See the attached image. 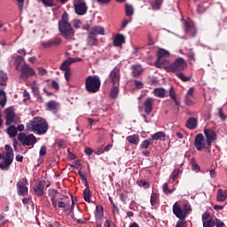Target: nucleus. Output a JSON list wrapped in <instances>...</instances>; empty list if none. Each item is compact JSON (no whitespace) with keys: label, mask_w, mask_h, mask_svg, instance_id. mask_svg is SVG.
Returning <instances> with one entry per match:
<instances>
[{"label":"nucleus","mask_w":227,"mask_h":227,"mask_svg":"<svg viewBox=\"0 0 227 227\" xmlns=\"http://www.w3.org/2000/svg\"><path fill=\"white\" fill-rule=\"evenodd\" d=\"M163 58H169V51L164 50V49H159L158 50V59L159 63H162Z\"/></svg>","instance_id":"nucleus-26"},{"label":"nucleus","mask_w":227,"mask_h":227,"mask_svg":"<svg viewBox=\"0 0 227 227\" xmlns=\"http://www.w3.org/2000/svg\"><path fill=\"white\" fill-rule=\"evenodd\" d=\"M162 191L165 194H171L172 192H174L175 190H169V187L168 186V183H165L162 185Z\"/></svg>","instance_id":"nucleus-43"},{"label":"nucleus","mask_w":227,"mask_h":227,"mask_svg":"<svg viewBox=\"0 0 227 227\" xmlns=\"http://www.w3.org/2000/svg\"><path fill=\"white\" fill-rule=\"evenodd\" d=\"M60 70L64 73L65 75V79L66 81L68 82V81H70V75H71V72H70V67L65 65L64 63H62V65L60 66Z\"/></svg>","instance_id":"nucleus-22"},{"label":"nucleus","mask_w":227,"mask_h":227,"mask_svg":"<svg viewBox=\"0 0 227 227\" xmlns=\"http://www.w3.org/2000/svg\"><path fill=\"white\" fill-rule=\"evenodd\" d=\"M100 77L98 75H90L85 80V88L89 93H97L100 90Z\"/></svg>","instance_id":"nucleus-3"},{"label":"nucleus","mask_w":227,"mask_h":227,"mask_svg":"<svg viewBox=\"0 0 227 227\" xmlns=\"http://www.w3.org/2000/svg\"><path fill=\"white\" fill-rule=\"evenodd\" d=\"M27 130L28 132H37L40 136L45 134L49 130L47 121L42 117H35L33 121L27 123Z\"/></svg>","instance_id":"nucleus-2"},{"label":"nucleus","mask_w":227,"mask_h":227,"mask_svg":"<svg viewBox=\"0 0 227 227\" xmlns=\"http://www.w3.org/2000/svg\"><path fill=\"white\" fill-rule=\"evenodd\" d=\"M4 149L5 156H4V161L0 162V169L3 171H8V169H10V166H12V162H13V149L9 145H6Z\"/></svg>","instance_id":"nucleus-4"},{"label":"nucleus","mask_w":227,"mask_h":227,"mask_svg":"<svg viewBox=\"0 0 227 227\" xmlns=\"http://www.w3.org/2000/svg\"><path fill=\"white\" fill-rule=\"evenodd\" d=\"M126 15L127 17H132L134 15V8L131 5H126Z\"/></svg>","instance_id":"nucleus-42"},{"label":"nucleus","mask_w":227,"mask_h":227,"mask_svg":"<svg viewBox=\"0 0 227 227\" xmlns=\"http://www.w3.org/2000/svg\"><path fill=\"white\" fill-rule=\"evenodd\" d=\"M0 81H3L2 86H6V81H8V76L4 74V72L0 71Z\"/></svg>","instance_id":"nucleus-46"},{"label":"nucleus","mask_w":227,"mask_h":227,"mask_svg":"<svg viewBox=\"0 0 227 227\" xmlns=\"http://www.w3.org/2000/svg\"><path fill=\"white\" fill-rule=\"evenodd\" d=\"M91 196V192H90V189L86 188L83 191V200H90Z\"/></svg>","instance_id":"nucleus-50"},{"label":"nucleus","mask_w":227,"mask_h":227,"mask_svg":"<svg viewBox=\"0 0 227 227\" xmlns=\"http://www.w3.org/2000/svg\"><path fill=\"white\" fill-rule=\"evenodd\" d=\"M187 226H188V223L184 220H178V222H176V227H187Z\"/></svg>","instance_id":"nucleus-52"},{"label":"nucleus","mask_w":227,"mask_h":227,"mask_svg":"<svg viewBox=\"0 0 227 227\" xmlns=\"http://www.w3.org/2000/svg\"><path fill=\"white\" fill-rule=\"evenodd\" d=\"M27 185H29V183L26 177H23L16 184V189L19 196H27L29 192Z\"/></svg>","instance_id":"nucleus-10"},{"label":"nucleus","mask_w":227,"mask_h":227,"mask_svg":"<svg viewBox=\"0 0 227 227\" xmlns=\"http://www.w3.org/2000/svg\"><path fill=\"white\" fill-rule=\"evenodd\" d=\"M187 68V62L183 58H177L174 63L164 67L166 72H182Z\"/></svg>","instance_id":"nucleus-5"},{"label":"nucleus","mask_w":227,"mask_h":227,"mask_svg":"<svg viewBox=\"0 0 227 227\" xmlns=\"http://www.w3.org/2000/svg\"><path fill=\"white\" fill-rule=\"evenodd\" d=\"M73 26H74V27H75L76 29H79V27H81V20H73Z\"/></svg>","instance_id":"nucleus-58"},{"label":"nucleus","mask_w":227,"mask_h":227,"mask_svg":"<svg viewBox=\"0 0 227 227\" xmlns=\"http://www.w3.org/2000/svg\"><path fill=\"white\" fill-rule=\"evenodd\" d=\"M109 80L111 81L113 86L120 85V68L115 67L108 75Z\"/></svg>","instance_id":"nucleus-13"},{"label":"nucleus","mask_w":227,"mask_h":227,"mask_svg":"<svg viewBox=\"0 0 227 227\" xmlns=\"http://www.w3.org/2000/svg\"><path fill=\"white\" fill-rule=\"evenodd\" d=\"M47 154V147L45 145H43L39 151L40 157H43Z\"/></svg>","instance_id":"nucleus-54"},{"label":"nucleus","mask_w":227,"mask_h":227,"mask_svg":"<svg viewBox=\"0 0 227 227\" xmlns=\"http://www.w3.org/2000/svg\"><path fill=\"white\" fill-rule=\"evenodd\" d=\"M103 216V207L102 206H96L95 208V217L96 219H100Z\"/></svg>","instance_id":"nucleus-36"},{"label":"nucleus","mask_w":227,"mask_h":227,"mask_svg":"<svg viewBox=\"0 0 227 227\" xmlns=\"http://www.w3.org/2000/svg\"><path fill=\"white\" fill-rule=\"evenodd\" d=\"M162 59H163L162 62H160V63H159V59H158V60L155 62V67H156L157 68H164L165 67H168V66H166V65H168V64H169V60H168V59H166V57H163Z\"/></svg>","instance_id":"nucleus-30"},{"label":"nucleus","mask_w":227,"mask_h":227,"mask_svg":"<svg viewBox=\"0 0 227 227\" xmlns=\"http://www.w3.org/2000/svg\"><path fill=\"white\" fill-rule=\"evenodd\" d=\"M21 77L23 79H27V77L36 76V72L33 67H30L29 65L24 63L20 69Z\"/></svg>","instance_id":"nucleus-12"},{"label":"nucleus","mask_w":227,"mask_h":227,"mask_svg":"<svg viewBox=\"0 0 227 227\" xmlns=\"http://www.w3.org/2000/svg\"><path fill=\"white\" fill-rule=\"evenodd\" d=\"M17 128L14 125H11L7 129V134L11 137H15L17 136Z\"/></svg>","instance_id":"nucleus-29"},{"label":"nucleus","mask_w":227,"mask_h":227,"mask_svg":"<svg viewBox=\"0 0 227 227\" xmlns=\"http://www.w3.org/2000/svg\"><path fill=\"white\" fill-rule=\"evenodd\" d=\"M179 175H180V168L174 169L171 175L173 182H175V180L178 178Z\"/></svg>","instance_id":"nucleus-45"},{"label":"nucleus","mask_w":227,"mask_h":227,"mask_svg":"<svg viewBox=\"0 0 227 227\" xmlns=\"http://www.w3.org/2000/svg\"><path fill=\"white\" fill-rule=\"evenodd\" d=\"M184 26L187 35H190V36H196V27H194L192 21H185Z\"/></svg>","instance_id":"nucleus-18"},{"label":"nucleus","mask_w":227,"mask_h":227,"mask_svg":"<svg viewBox=\"0 0 227 227\" xmlns=\"http://www.w3.org/2000/svg\"><path fill=\"white\" fill-rule=\"evenodd\" d=\"M41 45H42V47H43V49H51V47H52L51 41L43 42V43H41Z\"/></svg>","instance_id":"nucleus-56"},{"label":"nucleus","mask_w":227,"mask_h":227,"mask_svg":"<svg viewBox=\"0 0 227 227\" xmlns=\"http://www.w3.org/2000/svg\"><path fill=\"white\" fill-rule=\"evenodd\" d=\"M51 43V47H58V45H61V39L60 37H55L51 40H50Z\"/></svg>","instance_id":"nucleus-39"},{"label":"nucleus","mask_w":227,"mask_h":227,"mask_svg":"<svg viewBox=\"0 0 227 227\" xmlns=\"http://www.w3.org/2000/svg\"><path fill=\"white\" fill-rule=\"evenodd\" d=\"M176 76L178 77V79L183 81V82H187L191 81V76H185V74H184V73H176Z\"/></svg>","instance_id":"nucleus-38"},{"label":"nucleus","mask_w":227,"mask_h":227,"mask_svg":"<svg viewBox=\"0 0 227 227\" xmlns=\"http://www.w3.org/2000/svg\"><path fill=\"white\" fill-rule=\"evenodd\" d=\"M192 166L195 171H200V165H198L194 158L192 159Z\"/></svg>","instance_id":"nucleus-55"},{"label":"nucleus","mask_w":227,"mask_h":227,"mask_svg":"<svg viewBox=\"0 0 227 227\" xmlns=\"http://www.w3.org/2000/svg\"><path fill=\"white\" fill-rule=\"evenodd\" d=\"M74 11L77 15H85L88 12V6H86V2L74 3Z\"/></svg>","instance_id":"nucleus-15"},{"label":"nucleus","mask_w":227,"mask_h":227,"mask_svg":"<svg viewBox=\"0 0 227 227\" xmlns=\"http://www.w3.org/2000/svg\"><path fill=\"white\" fill-rule=\"evenodd\" d=\"M41 2L43 4H44V6H54V0H41Z\"/></svg>","instance_id":"nucleus-51"},{"label":"nucleus","mask_w":227,"mask_h":227,"mask_svg":"<svg viewBox=\"0 0 227 227\" xmlns=\"http://www.w3.org/2000/svg\"><path fill=\"white\" fill-rule=\"evenodd\" d=\"M58 195V192L54 189H50L49 190V196H51V198H56V196Z\"/></svg>","instance_id":"nucleus-59"},{"label":"nucleus","mask_w":227,"mask_h":227,"mask_svg":"<svg viewBox=\"0 0 227 227\" xmlns=\"http://www.w3.org/2000/svg\"><path fill=\"white\" fill-rule=\"evenodd\" d=\"M11 59H14V67L16 70H19V67L22 64V61H24V58L22 56H12L11 57Z\"/></svg>","instance_id":"nucleus-27"},{"label":"nucleus","mask_w":227,"mask_h":227,"mask_svg":"<svg viewBox=\"0 0 227 227\" xmlns=\"http://www.w3.org/2000/svg\"><path fill=\"white\" fill-rule=\"evenodd\" d=\"M138 185H139V187H144V189H148V187H150V184H148V182L143 181V180L138 182Z\"/></svg>","instance_id":"nucleus-53"},{"label":"nucleus","mask_w":227,"mask_h":227,"mask_svg":"<svg viewBox=\"0 0 227 227\" xmlns=\"http://www.w3.org/2000/svg\"><path fill=\"white\" fill-rule=\"evenodd\" d=\"M59 31L67 42H72L75 36V30L73 29L72 24L68 22V13L64 12L61 20L59 21Z\"/></svg>","instance_id":"nucleus-1"},{"label":"nucleus","mask_w":227,"mask_h":227,"mask_svg":"<svg viewBox=\"0 0 227 227\" xmlns=\"http://www.w3.org/2000/svg\"><path fill=\"white\" fill-rule=\"evenodd\" d=\"M0 106L1 107L6 106V92L3 90H0Z\"/></svg>","instance_id":"nucleus-32"},{"label":"nucleus","mask_w":227,"mask_h":227,"mask_svg":"<svg viewBox=\"0 0 227 227\" xmlns=\"http://www.w3.org/2000/svg\"><path fill=\"white\" fill-rule=\"evenodd\" d=\"M105 227H115V224L113 222H109V220H106L105 223Z\"/></svg>","instance_id":"nucleus-63"},{"label":"nucleus","mask_w":227,"mask_h":227,"mask_svg":"<svg viewBox=\"0 0 227 227\" xmlns=\"http://www.w3.org/2000/svg\"><path fill=\"white\" fill-rule=\"evenodd\" d=\"M215 222L214 220H207V222H203V227H215Z\"/></svg>","instance_id":"nucleus-47"},{"label":"nucleus","mask_w":227,"mask_h":227,"mask_svg":"<svg viewBox=\"0 0 227 227\" xmlns=\"http://www.w3.org/2000/svg\"><path fill=\"white\" fill-rule=\"evenodd\" d=\"M30 86L35 97L42 101V96H40V85L36 83V81H34L31 82Z\"/></svg>","instance_id":"nucleus-20"},{"label":"nucleus","mask_w":227,"mask_h":227,"mask_svg":"<svg viewBox=\"0 0 227 227\" xmlns=\"http://www.w3.org/2000/svg\"><path fill=\"white\" fill-rule=\"evenodd\" d=\"M5 125L10 126L12 123H19V117L15 115V112L13 110V107H9L5 109Z\"/></svg>","instance_id":"nucleus-11"},{"label":"nucleus","mask_w":227,"mask_h":227,"mask_svg":"<svg viewBox=\"0 0 227 227\" xmlns=\"http://www.w3.org/2000/svg\"><path fill=\"white\" fill-rule=\"evenodd\" d=\"M194 146L199 152H201V150L205 149L210 150V148H208L207 140L205 139V137L201 133L196 135L194 139Z\"/></svg>","instance_id":"nucleus-8"},{"label":"nucleus","mask_w":227,"mask_h":227,"mask_svg":"<svg viewBox=\"0 0 227 227\" xmlns=\"http://www.w3.org/2000/svg\"><path fill=\"white\" fill-rule=\"evenodd\" d=\"M106 152L105 146L101 145L100 147L97 148L94 151V153H96V155H102V153H104Z\"/></svg>","instance_id":"nucleus-48"},{"label":"nucleus","mask_w":227,"mask_h":227,"mask_svg":"<svg viewBox=\"0 0 227 227\" xmlns=\"http://www.w3.org/2000/svg\"><path fill=\"white\" fill-rule=\"evenodd\" d=\"M153 93H154L155 97H159L160 98H162L166 95V90L162 88L154 89Z\"/></svg>","instance_id":"nucleus-34"},{"label":"nucleus","mask_w":227,"mask_h":227,"mask_svg":"<svg viewBox=\"0 0 227 227\" xmlns=\"http://www.w3.org/2000/svg\"><path fill=\"white\" fill-rule=\"evenodd\" d=\"M120 93V89H118V85H114V87L111 90V97L112 98H116L118 97V94Z\"/></svg>","instance_id":"nucleus-37"},{"label":"nucleus","mask_w":227,"mask_h":227,"mask_svg":"<svg viewBox=\"0 0 227 227\" xmlns=\"http://www.w3.org/2000/svg\"><path fill=\"white\" fill-rule=\"evenodd\" d=\"M125 43V35L121 34H118L114 38V47H121Z\"/></svg>","instance_id":"nucleus-21"},{"label":"nucleus","mask_w":227,"mask_h":227,"mask_svg":"<svg viewBox=\"0 0 227 227\" xmlns=\"http://www.w3.org/2000/svg\"><path fill=\"white\" fill-rule=\"evenodd\" d=\"M204 134L207 141V148H210L212 146V143L217 139V134L214 129H204Z\"/></svg>","instance_id":"nucleus-14"},{"label":"nucleus","mask_w":227,"mask_h":227,"mask_svg":"<svg viewBox=\"0 0 227 227\" xmlns=\"http://www.w3.org/2000/svg\"><path fill=\"white\" fill-rule=\"evenodd\" d=\"M162 3H164V0H154V3L153 4V9L160 10V6H162Z\"/></svg>","instance_id":"nucleus-41"},{"label":"nucleus","mask_w":227,"mask_h":227,"mask_svg":"<svg viewBox=\"0 0 227 227\" xmlns=\"http://www.w3.org/2000/svg\"><path fill=\"white\" fill-rule=\"evenodd\" d=\"M98 35H106V28L100 26H96L91 27L89 35V42L90 45H97V39L93 38V36H98Z\"/></svg>","instance_id":"nucleus-7"},{"label":"nucleus","mask_w":227,"mask_h":227,"mask_svg":"<svg viewBox=\"0 0 227 227\" xmlns=\"http://www.w3.org/2000/svg\"><path fill=\"white\" fill-rule=\"evenodd\" d=\"M43 189H45V181H39L34 186V192L37 196H43Z\"/></svg>","instance_id":"nucleus-19"},{"label":"nucleus","mask_w":227,"mask_h":227,"mask_svg":"<svg viewBox=\"0 0 227 227\" xmlns=\"http://www.w3.org/2000/svg\"><path fill=\"white\" fill-rule=\"evenodd\" d=\"M192 211V207L189 204L184 203L182 207L178 205L177 202L173 206L174 215L180 220H185L187 214Z\"/></svg>","instance_id":"nucleus-6"},{"label":"nucleus","mask_w":227,"mask_h":227,"mask_svg":"<svg viewBox=\"0 0 227 227\" xmlns=\"http://www.w3.org/2000/svg\"><path fill=\"white\" fill-rule=\"evenodd\" d=\"M217 200H227V190L219 189L217 191Z\"/></svg>","instance_id":"nucleus-35"},{"label":"nucleus","mask_w":227,"mask_h":227,"mask_svg":"<svg viewBox=\"0 0 227 227\" xmlns=\"http://www.w3.org/2000/svg\"><path fill=\"white\" fill-rule=\"evenodd\" d=\"M185 125L187 129H190L191 130H194V129L198 127V120H196V118L192 117L186 121Z\"/></svg>","instance_id":"nucleus-25"},{"label":"nucleus","mask_w":227,"mask_h":227,"mask_svg":"<svg viewBox=\"0 0 227 227\" xmlns=\"http://www.w3.org/2000/svg\"><path fill=\"white\" fill-rule=\"evenodd\" d=\"M37 72L39 75H47V71L43 67H37Z\"/></svg>","instance_id":"nucleus-57"},{"label":"nucleus","mask_w":227,"mask_h":227,"mask_svg":"<svg viewBox=\"0 0 227 227\" xmlns=\"http://www.w3.org/2000/svg\"><path fill=\"white\" fill-rule=\"evenodd\" d=\"M18 3V6L20 11L24 10V0H16Z\"/></svg>","instance_id":"nucleus-62"},{"label":"nucleus","mask_w":227,"mask_h":227,"mask_svg":"<svg viewBox=\"0 0 227 227\" xmlns=\"http://www.w3.org/2000/svg\"><path fill=\"white\" fill-rule=\"evenodd\" d=\"M126 141H128V143H130V145H139V135L135 134V135L128 136L126 137Z\"/></svg>","instance_id":"nucleus-24"},{"label":"nucleus","mask_w":227,"mask_h":227,"mask_svg":"<svg viewBox=\"0 0 227 227\" xmlns=\"http://www.w3.org/2000/svg\"><path fill=\"white\" fill-rule=\"evenodd\" d=\"M143 108L145 114H150L153 111V98H146L143 103Z\"/></svg>","instance_id":"nucleus-16"},{"label":"nucleus","mask_w":227,"mask_h":227,"mask_svg":"<svg viewBox=\"0 0 227 227\" xmlns=\"http://www.w3.org/2000/svg\"><path fill=\"white\" fill-rule=\"evenodd\" d=\"M58 102L51 100L46 104V107L49 111H53V113H56L58 111Z\"/></svg>","instance_id":"nucleus-28"},{"label":"nucleus","mask_w":227,"mask_h":227,"mask_svg":"<svg viewBox=\"0 0 227 227\" xmlns=\"http://www.w3.org/2000/svg\"><path fill=\"white\" fill-rule=\"evenodd\" d=\"M59 208H63L65 212L69 211L71 208V202L70 200H64L63 201H58Z\"/></svg>","instance_id":"nucleus-23"},{"label":"nucleus","mask_w":227,"mask_h":227,"mask_svg":"<svg viewBox=\"0 0 227 227\" xmlns=\"http://www.w3.org/2000/svg\"><path fill=\"white\" fill-rule=\"evenodd\" d=\"M134 82L135 88H137V90H143V88H145V84H143L141 81L135 80Z\"/></svg>","instance_id":"nucleus-49"},{"label":"nucleus","mask_w":227,"mask_h":227,"mask_svg":"<svg viewBox=\"0 0 227 227\" xmlns=\"http://www.w3.org/2000/svg\"><path fill=\"white\" fill-rule=\"evenodd\" d=\"M150 145H152V142L150 140H144L141 145H140V148L142 150H147V148H150Z\"/></svg>","instance_id":"nucleus-40"},{"label":"nucleus","mask_w":227,"mask_h":227,"mask_svg":"<svg viewBox=\"0 0 227 227\" xmlns=\"http://www.w3.org/2000/svg\"><path fill=\"white\" fill-rule=\"evenodd\" d=\"M186 97L189 98V97H194V87H192L189 89V90L187 91L186 93Z\"/></svg>","instance_id":"nucleus-60"},{"label":"nucleus","mask_w":227,"mask_h":227,"mask_svg":"<svg viewBox=\"0 0 227 227\" xmlns=\"http://www.w3.org/2000/svg\"><path fill=\"white\" fill-rule=\"evenodd\" d=\"M130 70H131L132 77H135V78L139 77V75H141V74L145 72V69L139 64H135L131 66Z\"/></svg>","instance_id":"nucleus-17"},{"label":"nucleus","mask_w":227,"mask_h":227,"mask_svg":"<svg viewBox=\"0 0 227 227\" xmlns=\"http://www.w3.org/2000/svg\"><path fill=\"white\" fill-rule=\"evenodd\" d=\"M164 137H166V134H164L162 131L156 132L152 136L153 141L162 140Z\"/></svg>","instance_id":"nucleus-31"},{"label":"nucleus","mask_w":227,"mask_h":227,"mask_svg":"<svg viewBox=\"0 0 227 227\" xmlns=\"http://www.w3.org/2000/svg\"><path fill=\"white\" fill-rule=\"evenodd\" d=\"M79 61H82V59L81 58H69L67 60H65L63 63L67 65V67H70L72 63H77Z\"/></svg>","instance_id":"nucleus-33"},{"label":"nucleus","mask_w":227,"mask_h":227,"mask_svg":"<svg viewBox=\"0 0 227 227\" xmlns=\"http://www.w3.org/2000/svg\"><path fill=\"white\" fill-rule=\"evenodd\" d=\"M110 203H112V212L114 215H119V207L116 204L114 203L113 200H110Z\"/></svg>","instance_id":"nucleus-44"},{"label":"nucleus","mask_w":227,"mask_h":227,"mask_svg":"<svg viewBox=\"0 0 227 227\" xmlns=\"http://www.w3.org/2000/svg\"><path fill=\"white\" fill-rule=\"evenodd\" d=\"M18 139L22 145H26V146H35L36 145V137L33 134L26 135V133H20Z\"/></svg>","instance_id":"nucleus-9"},{"label":"nucleus","mask_w":227,"mask_h":227,"mask_svg":"<svg viewBox=\"0 0 227 227\" xmlns=\"http://www.w3.org/2000/svg\"><path fill=\"white\" fill-rule=\"evenodd\" d=\"M224 223L221 222V220H216V227H223Z\"/></svg>","instance_id":"nucleus-64"},{"label":"nucleus","mask_w":227,"mask_h":227,"mask_svg":"<svg viewBox=\"0 0 227 227\" xmlns=\"http://www.w3.org/2000/svg\"><path fill=\"white\" fill-rule=\"evenodd\" d=\"M208 218H210V213L205 212V213L203 214V215H202V221H203V223H204V222H207Z\"/></svg>","instance_id":"nucleus-61"}]
</instances>
